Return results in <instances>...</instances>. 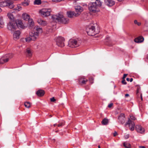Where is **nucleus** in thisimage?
Segmentation results:
<instances>
[{
    "instance_id": "obj_1",
    "label": "nucleus",
    "mask_w": 148,
    "mask_h": 148,
    "mask_svg": "<svg viewBox=\"0 0 148 148\" xmlns=\"http://www.w3.org/2000/svg\"><path fill=\"white\" fill-rule=\"evenodd\" d=\"M101 5V3L99 0H96L94 2H90L88 5L89 11L93 13H97L100 11L99 8Z\"/></svg>"
},
{
    "instance_id": "obj_2",
    "label": "nucleus",
    "mask_w": 148,
    "mask_h": 148,
    "mask_svg": "<svg viewBox=\"0 0 148 148\" xmlns=\"http://www.w3.org/2000/svg\"><path fill=\"white\" fill-rule=\"evenodd\" d=\"M51 18L53 21H57L64 24L67 23L69 21L68 18L64 17L62 14H60L53 15L52 16Z\"/></svg>"
},
{
    "instance_id": "obj_3",
    "label": "nucleus",
    "mask_w": 148,
    "mask_h": 148,
    "mask_svg": "<svg viewBox=\"0 0 148 148\" xmlns=\"http://www.w3.org/2000/svg\"><path fill=\"white\" fill-rule=\"evenodd\" d=\"M136 119L135 117L133 116H130V119L129 118L128 121L125 124V125L129 127L130 129L132 131L134 130V129L135 124L133 121L131 120H134Z\"/></svg>"
},
{
    "instance_id": "obj_4",
    "label": "nucleus",
    "mask_w": 148,
    "mask_h": 148,
    "mask_svg": "<svg viewBox=\"0 0 148 148\" xmlns=\"http://www.w3.org/2000/svg\"><path fill=\"white\" fill-rule=\"evenodd\" d=\"M0 6L1 7H8L10 9H12L14 8V5L12 2L7 0L0 2Z\"/></svg>"
},
{
    "instance_id": "obj_5",
    "label": "nucleus",
    "mask_w": 148,
    "mask_h": 148,
    "mask_svg": "<svg viewBox=\"0 0 148 148\" xmlns=\"http://www.w3.org/2000/svg\"><path fill=\"white\" fill-rule=\"evenodd\" d=\"M17 22L15 21H10L7 25V28L10 31H14L17 27Z\"/></svg>"
},
{
    "instance_id": "obj_6",
    "label": "nucleus",
    "mask_w": 148,
    "mask_h": 148,
    "mask_svg": "<svg viewBox=\"0 0 148 148\" xmlns=\"http://www.w3.org/2000/svg\"><path fill=\"white\" fill-rule=\"evenodd\" d=\"M13 55L12 53H10L4 55L0 59V63H3L8 62L9 59L13 57Z\"/></svg>"
},
{
    "instance_id": "obj_7",
    "label": "nucleus",
    "mask_w": 148,
    "mask_h": 148,
    "mask_svg": "<svg viewBox=\"0 0 148 148\" xmlns=\"http://www.w3.org/2000/svg\"><path fill=\"white\" fill-rule=\"evenodd\" d=\"M94 26H92L87 27L86 28V32L88 35L90 36H93L97 33L95 31Z\"/></svg>"
},
{
    "instance_id": "obj_8",
    "label": "nucleus",
    "mask_w": 148,
    "mask_h": 148,
    "mask_svg": "<svg viewBox=\"0 0 148 148\" xmlns=\"http://www.w3.org/2000/svg\"><path fill=\"white\" fill-rule=\"evenodd\" d=\"M79 45L77 39H71L69 42L68 46L71 48H74Z\"/></svg>"
},
{
    "instance_id": "obj_9",
    "label": "nucleus",
    "mask_w": 148,
    "mask_h": 148,
    "mask_svg": "<svg viewBox=\"0 0 148 148\" xmlns=\"http://www.w3.org/2000/svg\"><path fill=\"white\" fill-rule=\"evenodd\" d=\"M64 38L61 36L58 37L56 39V42L57 45L60 47H62L64 46Z\"/></svg>"
},
{
    "instance_id": "obj_10",
    "label": "nucleus",
    "mask_w": 148,
    "mask_h": 148,
    "mask_svg": "<svg viewBox=\"0 0 148 148\" xmlns=\"http://www.w3.org/2000/svg\"><path fill=\"white\" fill-rule=\"evenodd\" d=\"M51 10L50 9H43L40 10L39 12L44 17H47L50 15Z\"/></svg>"
},
{
    "instance_id": "obj_11",
    "label": "nucleus",
    "mask_w": 148,
    "mask_h": 148,
    "mask_svg": "<svg viewBox=\"0 0 148 148\" xmlns=\"http://www.w3.org/2000/svg\"><path fill=\"white\" fill-rule=\"evenodd\" d=\"M126 118L125 117V114L121 113L120 114L118 118V122L120 124H123L125 122Z\"/></svg>"
},
{
    "instance_id": "obj_12",
    "label": "nucleus",
    "mask_w": 148,
    "mask_h": 148,
    "mask_svg": "<svg viewBox=\"0 0 148 148\" xmlns=\"http://www.w3.org/2000/svg\"><path fill=\"white\" fill-rule=\"evenodd\" d=\"M66 14L67 16L69 18H73L74 16H78L80 14L78 13H75L73 11H68L67 12Z\"/></svg>"
},
{
    "instance_id": "obj_13",
    "label": "nucleus",
    "mask_w": 148,
    "mask_h": 148,
    "mask_svg": "<svg viewBox=\"0 0 148 148\" xmlns=\"http://www.w3.org/2000/svg\"><path fill=\"white\" fill-rule=\"evenodd\" d=\"M30 36L32 37V40H34L37 38L38 36V33L34 31H32L29 33Z\"/></svg>"
},
{
    "instance_id": "obj_14",
    "label": "nucleus",
    "mask_w": 148,
    "mask_h": 148,
    "mask_svg": "<svg viewBox=\"0 0 148 148\" xmlns=\"http://www.w3.org/2000/svg\"><path fill=\"white\" fill-rule=\"evenodd\" d=\"M104 3L108 6L111 7L115 4V2L113 0H105Z\"/></svg>"
},
{
    "instance_id": "obj_15",
    "label": "nucleus",
    "mask_w": 148,
    "mask_h": 148,
    "mask_svg": "<svg viewBox=\"0 0 148 148\" xmlns=\"http://www.w3.org/2000/svg\"><path fill=\"white\" fill-rule=\"evenodd\" d=\"M37 22L39 25L42 26H45L47 24V21L40 18L38 19Z\"/></svg>"
},
{
    "instance_id": "obj_16",
    "label": "nucleus",
    "mask_w": 148,
    "mask_h": 148,
    "mask_svg": "<svg viewBox=\"0 0 148 148\" xmlns=\"http://www.w3.org/2000/svg\"><path fill=\"white\" fill-rule=\"evenodd\" d=\"M21 33L19 30L15 31L13 34V38L14 40H16L19 38Z\"/></svg>"
},
{
    "instance_id": "obj_17",
    "label": "nucleus",
    "mask_w": 148,
    "mask_h": 148,
    "mask_svg": "<svg viewBox=\"0 0 148 148\" xmlns=\"http://www.w3.org/2000/svg\"><path fill=\"white\" fill-rule=\"evenodd\" d=\"M45 92L42 90H39L36 92V94L39 97H42L45 94Z\"/></svg>"
},
{
    "instance_id": "obj_18",
    "label": "nucleus",
    "mask_w": 148,
    "mask_h": 148,
    "mask_svg": "<svg viewBox=\"0 0 148 148\" xmlns=\"http://www.w3.org/2000/svg\"><path fill=\"white\" fill-rule=\"evenodd\" d=\"M28 27L29 28L31 29L34 25V23L33 19L30 18L28 21Z\"/></svg>"
},
{
    "instance_id": "obj_19",
    "label": "nucleus",
    "mask_w": 148,
    "mask_h": 148,
    "mask_svg": "<svg viewBox=\"0 0 148 148\" xmlns=\"http://www.w3.org/2000/svg\"><path fill=\"white\" fill-rule=\"evenodd\" d=\"M34 29L36 31V32L38 33V34L41 33L42 32V28H40L38 26H36L34 27Z\"/></svg>"
},
{
    "instance_id": "obj_20",
    "label": "nucleus",
    "mask_w": 148,
    "mask_h": 148,
    "mask_svg": "<svg viewBox=\"0 0 148 148\" xmlns=\"http://www.w3.org/2000/svg\"><path fill=\"white\" fill-rule=\"evenodd\" d=\"M22 17L24 20L26 21H28L30 18V16L26 13L23 14Z\"/></svg>"
},
{
    "instance_id": "obj_21",
    "label": "nucleus",
    "mask_w": 148,
    "mask_h": 148,
    "mask_svg": "<svg viewBox=\"0 0 148 148\" xmlns=\"http://www.w3.org/2000/svg\"><path fill=\"white\" fill-rule=\"evenodd\" d=\"M75 9L76 12L79 13V12H81L83 10L82 7L80 6H77L75 7Z\"/></svg>"
},
{
    "instance_id": "obj_22",
    "label": "nucleus",
    "mask_w": 148,
    "mask_h": 148,
    "mask_svg": "<svg viewBox=\"0 0 148 148\" xmlns=\"http://www.w3.org/2000/svg\"><path fill=\"white\" fill-rule=\"evenodd\" d=\"M4 25V23L3 22V17L0 16V28H3Z\"/></svg>"
},
{
    "instance_id": "obj_23",
    "label": "nucleus",
    "mask_w": 148,
    "mask_h": 148,
    "mask_svg": "<svg viewBox=\"0 0 148 148\" xmlns=\"http://www.w3.org/2000/svg\"><path fill=\"white\" fill-rule=\"evenodd\" d=\"M78 80L79 82V83H81V84H86V82H88V80L86 79L85 80L83 78H79Z\"/></svg>"
},
{
    "instance_id": "obj_24",
    "label": "nucleus",
    "mask_w": 148,
    "mask_h": 148,
    "mask_svg": "<svg viewBox=\"0 0 148 148\" xmlns=\"http://www.w3.org/2000/svg\"><path fill=\"white\" fill-rule=\"evenodd\" d=\"M144 29L146 31H148V19H146L145 22Z\"/></svg>"
},
{
    "instance_id": "obj_25",
    "label": "nucleus",
    "mask_w": 148,
    "mask_h": 148,
    "mask_svg": "<svg viewBox=\"0 0 148 148\" xmlns=\"http://www.w3.org/2000/svg\"><path fill=\"white\" fill-rule=\"evenodd\" d=\"M8 16L11 20L10 21H14V17L13 14L12 13H8Z\"/></svg>"
},
{
    "instance_id": "obj_26",
    "label": "nucleus",
    "mask_w": 148,
    "mask_h": 148,
    "mask_svg": "<svg viewBox=\"0 0 148 148\" xmlns=\"http://www.w3.org/2000/svg\"><path fill=\"white\" fill-rule=\"evenodd\" d=\"M26 53L27 55V56L29 57L31 56L32 55V52L31 49L28 48L26 49Z\"/></svg>"
},
{
    "instance_id": "obj_27",
    "label": "nucleus",
    "mask_w": 148,
    "mask_h": 148,
    "mask_svg": "<svg viewBox=\"0 0 148 148\" xmlns=\"http://www.w3.org/2000/svg\"><path fill=\"white\" fill-rule=\"evenodd\" d=\"M108 123V120L107 119L105 118L101 121V123L104 125H106Z\"/></svg>"
},
{
    "instance_id": "obj_28",
    "label": "nucleus",
    "mask_w": 148,
    "mask_h": 148,
    "mask_svg": "<svg viewBox=\"0 0 148 148\" xmlns=\"http://www.w3.org/2000/svg\"><path fill=\"white\" fill-rule=\"evenodd\" d=\"M145 129L140 125H139V133L144 134L145 133Z\"/></svg>"
},
{
    "instance_id": "obj_29",
    "label": "nucleus",
    "mask_w": 148,
    "mask_h": 148,
    "mask_svg": "<svg viewBox=\"0 0 148 148\" xmlns=\"http://www.w3.org/2000/svg\"><path fill=\"white\" fill-rule=\"evenodd\" d=\"M29 1L28 0H25L23 3L22 5L24 6H28L29 5Z\"/></svg>"
},
{
    "instance_id": "obj_30",
    "label": "nucleus",
    "mask_w": 148,
    "mask_h": 148,
    "mask_svg": "<svg viewBox=\"0 0 148 148\" xmlns=\"http://www.w3.org/2000/svg\"><path fill=\"white\" fill-rule=\"evenodd\" d=\"M123 146L126 148H130L131 146L130 144L127 142H125L123 143Z\"/></svg>"
},
{
    "instance_id": "obj_31",
    "label": "nucleus",
    "mask_w": 148,
    "mask_h": 148,
    "mask_svg": "<svg viewBox=\"0 0 148 148\" xmlns=\"http://www.w3.org/2000/svg\"><path fill=\"white\" fill-rule=\"evenodd\" d=\"M22 9V8L20 5H17V6L14 8V10L18 11L21 10Z\"/></svg>"
},
{
    "instance_id": "obj_32",
    "label": "nucleus",
    "mask_w": 148,
    "mask_h": 148,
    "mask_svg": "<svg viewBox=\"0 0 148 148\" xmlns=\"http://www.w3.org/2000/svg\"><path fill=\"white\" fill-rule=\"evenodd\" d=\"M34 3V5H39L41 4V0H35Z\"/></svg>"
},
{
    "instance_id": "obj_33",
    "label": "nucleus",
    "mask_w": 148,
    "mask_h": 148,
    "mask_svg": "<svg viewBox=\"0 0 148 148\" xmlns=\"http://www.w3.org/2000/svg\"><path fill=\"white\" fill-rule=\"evenodd\" d=\"M25 107L27 108H29L30 107V103L29 102H26L24 103Z\"/></svg>"
},
{
    "instance_id": "obj_34",
    "label": "nucleus",
    "mask_w": 148,
    "mask_h": 148,
    "mask_svg": "<svg viewBox=\"0 0 148 148\" xmlns=\"http://www.w3.org/2000/svg\"><path fill=\"white\" fill-rule=\"evenodd\" d=\"M16 22H17V27L18 26L20 27H21V26L22 25V23L21 22V21H19V20H16Z\"/></svg>"
},
{
    "instance_id": "obj_35",
    "label": "nucleus",
    "mask_w": 148,
    "mask_h": 148,
    "mask_svg": "<svg viewBox=\"0 0 148 148\" xmlns=\"http://www.w3.org/2000/svg\"><path fill=\"white\" fill-rule=\"evenodd\" d=\"M144 39V38L142 36H139V43L143 42Z\"/></svg>"
},
{
    "instance_id": "obj_36",
    "label": "nucleus",
    "mask_w": 148,
    "mask_h": 148,
    "mask_svg": "<svg viewBox=\"0 0 148 148\" xmlns=\"http://www.w3.org/2000/svg\"><path fill=\"white\" fill-rule=\"evenodd\" d=\"M25 40H26V41L27 42H29L31 40H32V38L30 36L29 37H27V38H25Z\"/></svg>"
},
{
    "instance_id": "obj_37",
    "label": "nucleus",
    "mask_w": 148,
    "mask_h": 148,
    "mask_svg": "<svg viewBox=\"0 0 148 148\" xmlns=\"http://www.w3.org/2000/svg\"><path fill=\"white\" fill-rule=\"evenodd\" d=\"M48 31L49 32H53V28L52 27H47Z\"/></svg>"
},
{
    "instance_id": "obj_38",
    "label": "nucleus",
    "mask_w": 148,
    "mask_h": 148,
    "mask_svg": "<svg viewBox=\"0 0 148 148\" xmlns=\"http://www.w3.org/2000/svg\"><path fill=\"white\" fill-rule=\"evenodd\" d=\"M94 79L93 77H91L89 78V80L90 83L91 84H92L93 82V80Z\"/></svg>"
},
{
    "instance_id": "obj_39",
    "label": "nucleus",
    "mask_w": 148,
    "mask_h": 148,
    "mask_svg": "<svg viewBox=\"0 0 148 148\" xmlns=\"http://www.w3.org/2000/svg\"><path fill=\"white\" fill-rule=\"evenodd\" d=\"M121 83L122 84L125 85L127 84V82H126L125 79H123V80L121 82Z\"/></svg>"
},
{
    "instance_id": "obj_40",
    "label": "nucleus",
    "mask_w": 148,
    "mask_h": 148,
    "mask_svg": "<svg viewBox=\"0 0 148 148\" xmlns=\"http://www.w3.org/2000/svg\"><path fill=\"white\" fill-rule=\"evenodd\" d=\"M134 41L135 42H136L137 43H139V37L135 38L134 39Z\"/></svg>"
},
{
    "instance_id": "obj_41",
    "label": "nucleus",
    "mask_w": 148,
    "mask_h": 148,
    "mask_svg": "<svg viewBox=\"0 0 148 148\" xmlns=\"http://www.w3.org/2000/svg\"><path fill=\"white\" fill-rule=\"evenodd\" d=\"M64 0H52L53 2H59L62 1H64Z\"/></svg>"
},
{
    "instance_id": "obj_42",
    "label": "nucleus",
    "mask_w": 148,
    "mask_h": 148,
    "mask_svg": "<svg viewBox=\"0 0 148 148\" xmlns=\"http://www.w3.org/2000/svg\"><path fill=\"white\" fill-rule=\"evenodd\" d=\"M63 125V122H61L59 124H58L57 125L58 127H60L62 126Z\"/></svg>"
},
{
    "instance_id": "obj_43",
    "label": "nucleus",
    "mask_w": 148,
    "mask_h": 148,
    "mask_svg": "<svg viewBox=\"0 0 148 148\" xmlns=\"http://www.w3.org/2000/svg\"><path fill=\"white\" fill-rule=\"evenodd\" d=\"M51 101V102H54L56 101V100L54 97H53L50 99Z\"/></svg>"
},
{
    "instance_id": "obj_44",
    "label": "nucleus",
    "mask_w": 148,
    "mask_h": 148,
    "mask_svg": "<svg viewBox=\"0 0 148 148\" xmlns=\"http://www.w3.org/2000/svg\"><path fill=\"white\" fill-rule=\"evenodd\" d=\"M141 108L140 106V105H139V110H140L141 112H142L143 110H144V107L142 106Z\"/></svg>"
},
{
    "instance_id": "obj_45",
    "label": "nucleus",
    "mask_w": 148,
    "mask_h": 148,
    "mask_svg": "<svg viewBox=\"0 0 148 148\" xmlns=\"http://www.w3.org/2000/svg\"><path fill=\"white\" fill-rule=\"evenodd\" d=\"M129 137V134H127L124 136V138L125 139H127Z\"/></svg>"
},
{
    "instance_id": "obj_46",
    "label": "nucleus",
    "mask_w": 148,
    "mask_h": 148,
    "mask_svg": "<svg viewBox=\"0 0 148 148\" xmlns=\"http://www.w3.org/2000/svg\"><path fill=\"white\" fill-rule=\"evenodd\" d=\"M136 131L138 132H139V126L138 125H136L135 127Z\"/></svg>"
},
{
    "instance_id": "obj_47",
    "label": "nucleus",
    "mask_w": 148,
    "mask_h": 148,
    "mask_svg": "<svg viewBox=\"0 0 148 148\" xmlns=\"http://www.w3.org/2000/svg\"><path fill=\"white\" fill-rule=\"evenodd\" d=\"M113 105V104L112 103H110L108 105V107H109V108H111L112 107V106Z\"/></svg>"
},
{
    "instance_id": "obj_48",
    "label": "nucleus",
    "mask_w": 148,
    "mask_h": 148,
    "mask_svg": "<svg viewBox=\"0 0 148 148\" xmlns=\"http://www.w3.org/2000/svg\"><path fill=\"white\" fill-rule=\"evenodd\" d=\"M134 23L135 24H137L138 25H139V22H137V20H135L134 21Z\"/></svg>"
},
{
    "instance_id": "obj_49",
    "label": "nucleus",
    "mask_w": 148,
    "mask_h": 148,
    "mask_svg": "<svg viewBox=\"0 0 148 148\" xmlns=\"http://www.w3.org/2000/svg\"><path fill=\"white\" fill-rule=\"evenodd\" d=\"M113 134L114 136H117L118 135V134H117V132L116 131H115L114 133Z\"/></svg>"
},
{
    "instance_id": "obj_50",
    "label": "nucleus",
    "mask_w": 148,
    "mask_h": 148,
    "mask_svg": "<svg viewBox=\"0 0 148 148\" xmlns=\"http://www.w3.org/2000/svg\"><path fill=\"white\" fill-rule=\"evenodd\" d=\"M127 74H124L123 75V79H125L126 76L127 75Z\"/></svg>"
},
{
    "instance_id": "obj_51",
    "label": "nucleus",
    "mask_w": 148,
    "mask_h": 148,
    "mask_svg": "<svg viewBox=\"0 0 148 148\" xmlns=\"http://www.w3.org/2000/svg\"><path fill=\"white\" fill-rule=\"evenodd\" d=\"M139 92V88H137L136 90V94L137 96L138 95V92Z\"/></svg>"
},
{
    "instance_id": "obj_52",
    "label": "nucleus",
    "mask_w": 148,
    "mask_h": 148,
    "mask_svg": "<svg viewBox=\"0 0 148 148\" xmlns=\"http://www.w3.org/2000/svg\"><path fill=\"white\" fill-rule=\"evenodd\" d=\"M140 98L141 100H143V97H142V95L141 93L140 94Z\"/></svg>"
},
{
    "instance_id": "obj_53",
    "label": "nucleus",
    "mask_w": 148,
    "mask_h": 148,
    "mask_svg": "<svg viewBox=\"0 0 148 148\" xmlns=\"http://www.w3.org/2000/svg\"><path fill=\"white\" fill-rule=\"evenodd\" d=\"M129 95L128 94H126L125 95V97H129Z\"/></svg>"
},
{
    "instance_id": "obj_54",
    "label": "nucleus",
    "mask_w": 148,
    "mask_h": 148,
    "mask_svg": "<svg viewBox=\"0 0 148 148\" xmlns=\"http://www.w3.org/2000/svg\"><path fill=\"white\" fill-rule=\"evenodd\" d=\"M139 148H146L144 146H139Z\"/></svg>"
},
{
    "instance_id": "obj_55",
    "label": "nucleus",
    "mask_w": 148,
    "mask_h": 148,
    "mask_svg": "<svg viewBox=\"0 0 148 148\" xmlns=\"http://www.w3.org/2000/svg\"><path fill=\"white\" fill-rule=\"evenodd\" d=\"M133 79L132 78H131L130 79V82H131L133 81Z\"/></svg>"
},
{
    "instance_id": "obj_56",
    "label": "nucleus",
    "mask_w": 148,
    "mask_h": 148,
    "mask_svg": "<svg viewBox=\"0 0 148 148\" xmlns=\"http://www.w3.org/2000/svg\"><path fill=\"white\" fill-rule=\"evenodd\" d=\"M126 80H127V81H130V79H129V78H126Z\"/></svg>"
},
{
    "instance_id": "obj_57",
    "label": "nucleus",
    "mask_w": 148,
    "mask_h": 148,
    "mask_svg": "<svg viewBox=\"0 0 148 148\" xmlns=\"http://www.w3.org/2000/svg\"><path fill=\"white\" fill-rule=\"evenodd\" d=\"M124 0H119V1H123Z\"/></svg>"
},
{
    "instance_id": "obj_58",
    "label": "nucleus",
    "mask_w": 148,
    "mask_h": 148,
    "mask_svg": "<svg viewBox=\"0 0 148 148\" xmlns=\"http://www.w3.org/2000/svg\"><path fill=\"white\" fill-rule=\"evenodd\" d=\"M56 125H57V124H54V126H56Z\"/></svg>"
},
{
    "instance_id": "obj_59",
    "label": "nucleus",
    "mask_w": 148,
    "mask_h": 148,
    "mask_svg": "<svg viewBox=\"0 0 148 148\" xmlns=\"http://www.w3.org/2000/svg\"><path fill=\"white\" fill-rule=\"evenodd\" d=\"M2 10L0 8V12H1Z\"/></svg>"
},
{
    "instance_id": "obj_60",
    "label": "nucleus",
    "mask_w": 148,
    "mask_h": 148,
    "mask_svg": "<svg viewBox=\"0 0 148 148\" xmlns=\"http://www.w3.org/2000/svg\"><path fill=\"white\" fill-rule=\"evenodd\" d=\"M98 148H101L100 147L99 145L98 146Z\"/></svg>"
},
{
    "instance_id": "obj_61",
    "label": "nucleus",
    "mask_w": 148,
    "mask_h": 148,
    "mask_svg": "<svg viewBox=\"0 0 148 148\" xmlns=\"http://www.w3.org/2000/svg\"><path fill=\"white\" fill-rule=\"evenodd\" d=\"M139 26H140L141 24V23L139 22Z\"/></svg>"
},
{
    "instance_id": "obj_62",
    "label": "nucleus",
    "mask_w": 148,
    "mask_h": 148,
    "mask_svg": "<svg viewBox=\"0 0 148 148\" xmlns=\"http://www.w3.org/2000/svg\"><path fill=\"white\" fill-rule=\"evenodd\" d=\"M147 58L148 59V54H147Z\"/></svg>"
},
{
    "instance_id": "obj_63",
    "label": "nucleus",
    "mask_w": 148,
    "mask_h": 148,
    "mask_svg": "<svg viewBox=\"0 0 148 148\" xmlns=\"http://www.w3.org/2000/svg\"><path fill=\"white\" fill-rule=\"evenodd\" d=\"M56 132H58V131H56Z\"/></svg>"
}]
</instances>
